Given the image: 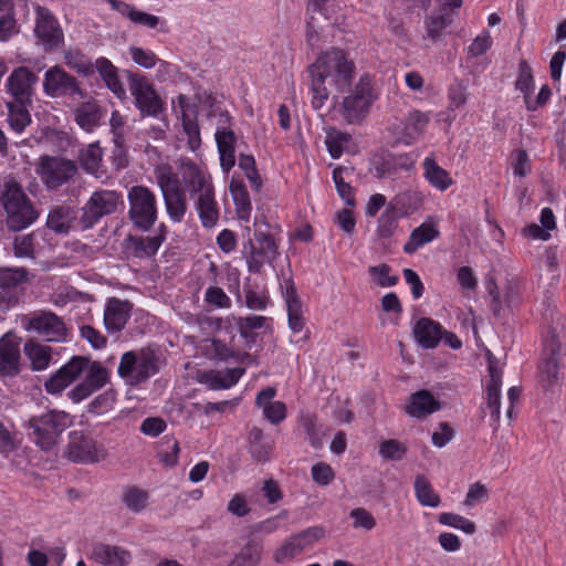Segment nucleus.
<instances>
[{"label": "nucleus", "instance_id": "1", "mask_svg": "<svg viewBox=\"0 0 566 566\" xmlns=\"http://www.w3.org/2000/svg\"><path fill=\"white\" fill-rule=\"evenodd\" d=\"M312 75L311 103L321 109L329 95L346 91L354 78L355 65L339 49L322 52L310 69Z\"/></svg>", "mask_w": 566, "mask_h": 566}, {"label": "nucleus", "instance_id": "2", "mask_svg": "<svg viewBox=\"0 0 566 566\" xmlns=\"http://www.w3.org/2000/svg\"><path fill=\"white\" fill-rule=\"evenodd\" d=\"M85 375L84 380L76 385L69 397L74 402H80L102 388L108 381V371L98 363H92L84 357H73L62 366L44 387L49 394H60L80 376Z\"/></svg>", "mask_w": 566, "mask_h": 566}, {"label": "nucleus", "instance_id": "3", "mask_svg": "<svg viewBox=\"0 0 566 566\" xmlns=\"http://www.w3.org/2000/svg\"><path fill=\"white\" fill-rule=\"evenodd\" d=\"M74 417L63 410H48L39 416L31 417L25 423L29 436L42 450L53 448L61 434L72 427Z\"/></svg>", "mask_w": 566, "mask_h": 566}, {"label": "nucleus", "instance_id": "4", "mask_svg": "<svg viewBox=\"0 0 566 566\" xmlns=\"http://www.w3.org/2000/svg\"><path fill=\"white\" fill-rule=\"evenodd\" d=\"M1 201L7 214V226L13 231H21L38 219V213L31 201L13 180H8L4 184Z\"/></svg>", "mask_w": 566, "mask_h": 566}, {"label": "nucleus", "instance_id": "5", "mask_svg": "<svg viewBox=\"0 0 566 566\" xmlns=\"http://www.w3.org/2000/svg\"><path fill=\"white\" fill-rule=\"evenodd\" d=\"M128 216L135 227L148 231L158 217L156 195L146 186H133L128 189Z\"/></svg>", "mask_w": 566, "mask_h": 566}, {"label": "nucleus", "instance_id": "6", "mask_svg": "<svg viewBox=\"0 0 566 566\" xmlns=\"http://www.w3.org/2000/svg\"><path fill=\"white\" fill-rule=\"evenodd\" d=\"M117 371L126 384L139 385L158 371L157 357L150 349L127 352L122 356Z\"/></svg>", "mask_w": 566, "mask_h": 566}, {"label": "nucleus", "instance_id": "7", "mask_svg": "<svg viewBox=\"0 0 566 566\" xmlns=\"http://www.w3.org/2000/svg\"><path fill=\"white\" fill-rule=\"evenodd\" d=\"M375 99L371 78L363 75L354 91L343 98L339 112L348 124L359 123L366 117Z\"/></svg>", "mask_w": 566, "mask_h": 566}, {"label": "nucleus", "instance_id": "8", "mask_svg": "<svg viewBox=\"0 0 566 566\" xmlns=\"http://www.w3.org/2000/svg\"><path fill=\"white\" fill-rule=\"evenodd\" d=\"M430 120V111L411 109L403 119L392 123L388 132L396 144L411 146L423 136Z\"/></svg>", "mask_w": 566, "mask_h": 566}, {"label": "nucleus", "instance_id": "9", "mask_svg": "<svg viewBox=\"0 0 566 566\" xmlns=\"http://www.w3.org/2000/svg\"><path fill=\"white\" fill-rule=\"evenodd\" d=\"M23 327L45 342L67 340V328L63 319L52 312H34L25 316Z\"/></svg>", "mask_w": 566, "mask_h": 566}, {"label": "nucleus", "instance_id": "10", "mask_svg": "<svg viewBox=\"0 0 566 566\" xmlns=\"http://www.w3.org/2000/svg\"><path fill=\"white\" fill-rule=\"evenodd\" d=\"M129 91L136 108L143 116L157 117L164 111V102L154 85L142 75H129Z\"/></svg>", "mask_w": 566, "mask_h": 566}, {"label": "nucleus", "instance_id": "11", "mask_svg": "<svg viewBox=\"0 0 566 566\" xmlns=\"http://www.w3.org/2000/svg\"><path fill=\"white\" fill-rule=\"evenodd\" d=\"M66 455L70 460L80 463H96L107 457L105 447L83 431L74 430L69 434Z\"/></svg>", "mask_w": 566, "mask_h": 566}, {"label": "nucleus", "instance_id": "12", "mask_svg": "<svg viewBox=\"0 0 566 566\" xmlns=\"http://www.w3.org/2000/svg\"><path fill=\"white\" fill-rule=\"evenodd\" d=\"M75 164L66 158L44 156L40 158L36 172L48 188H57L76 174Z\"/></svg>", "mask_w": 566, "mask_h": 566}, {"label": "nucleus", "instance_id": "13", "mask_svg": "<svg viewBox=\"0 0 566 566\" xmlns=\"http://www.w3.org/2000/svg\"><path fill=\"white\" fill-rule=\"evenodd\" d=\"M243 254L250 272H259L265 263L272 262L277 255V247L270 234L255 233V241L251 239L243 244Z\"/></svg>", "mask_w": 566, "mask_h": 566}, {"label": "nucleus", "instance_id": "14", "mask_svg": "<svg viewBox=\"0 0 566 566\" xmlns=\"http://www.w3.org/2000/svg\"><path fill=\"white\" fill-rule=\"evenodd\" d=\"M119 201L120 195L116 191H95L83 208V216L81 219L82 227L84 229L91 228L103 216L115 212Z\"/></svg>", "mask_w": 566, "mask_h": 566}, {"label": "nucleus", "instance_id": "15", "mask_svg": "<svg viewBox=\"0 0 566 566\" xmlns=\"http://www.w3.org/2000/svg\"><path fill=\"white\" fill-rule=\"evenodd\" d=\"M42 87L43 93L52 98L81 94L76 78L59 65L51 66L45 71Z\"/></svg>", "mask_w": 566, "mask_h": 566}, {"label": "nucleus", "instance_id": "16", "mask_svg": "<svg viewBox=\"0 0 566 566\" xmlns=\"http://www.w3.org/2000/svg\"><path fill=\"white\" fill-rule=\"evenodd\" d=\"M34 34L48 51L59 48L64 40L55 17L50 10L40 6L35 8Z\"/></svg>", "mask_w": 566, "mask_h": 566}, {"label": "nucleus", "instance_id": "17", "mask_svg": "<svg viewBox=\"0 0 566 566\" xmlns=\"http://www.w3.org/2000/svg\"><path fill=\"white\" fill-rule=\"evenodd\" d=\"M182 178L192 200L216 191L212 176L205 167L192 163L185 164Z\"/></svg>", "mask_w": 566, "mask_h": 566}, {"label": "nucleus", "instance_id": "18", "mask_svg": "<svg viewBox=\"0 0 566 566\" xmlns=\"http://www.w3.org/2000/svg\"><path fill=\"white\" fill-rule=\"evenodd\" d=\"M38 76L27 66L14 69L6 81L7 92L18 102L30 101Z\"/></svg>", "mask_w": 566, "mask_h": 566}, {"label": "nucleus", "instance_id": "19", "mask_svg": "<svg viewBox=\"0 0 566 566\" xmlns=\"http://www.w3.org/2000/svg\"><path fill=\"white\" fill-rule=\"evenodd\" d=\"M20 339L12 334L0 338V375L14 376L19 373Z\"/></svg>", "mask_w": 566, "mask_h": 566}, {"label": "nucleus", "instance_id": "20", "mask_svg": "<svg viewBox=\"0 0 566 566\" xmlns=\"http://www.w3.org/2000/svg\"><path fill=\"white\" fill-rule=\"evenodd\" d=\"M440 235L439 219L428 217L419 227L412 230L403 251L408 254L417 252L421 247L436 240Z\"/></svg>", "mask_w": 566, "mask_h": 566}, {"label": "nucleus", "instance_id": "21", "mask_svg": "<svg viewBox=\"0 0 566 566\" xmlns=\"http://www.w3.org/2000/svg\"><path fill=\"white\" fill-rule=\"evenodd\" d=\"M132 305L127 301L116 297L107 300L104 310V324L108 332L116 333L124 328L129 316Z\"/></svg>", "mask_w": 566, "mask_h": 566}, {"label": "nucleus", "instance_id": "22", "mask_svg": "<svg viewBox=\"0 0 566 566\" xmlns=\"http://www.w3.org/2000/svg\"><path fill=\"white\" fill-rule=\"evenodd\" d=\"M439 399L428 390H418L412 394L405 407V411L411 418L422 419L440 410Z\"/></svg>", "mask_w": 566, "mask_h": 566}, {"label": "nucleus", "instance_id": "23", "mask_svg": "<svg viewBox=\"0 0 566 566\" xmlns=\"http://www.w3.org/2000/svg\"><path fill=\"white\" fill-rule=\"evenodd\" d=\"M166 240V226L160 224L158 233L148 237H130L127 249L137 258L153 256Z\"/></svg>", "mask_w": 566, "mask_h": 566}, {"label": "nucleus", "instance_id": "24", "mask_svg": "<svg viewBox=\"0 0 566 566\" xmlns=\"http://www.w3.org/2000/svg\"><path fill=\"white\" fill-rule=\"evenodd\" d=\"M243 370L240 368L220 370H205L197 375V380L200 384L208 386L210 389H228L234 386L241 376Z\"/></svg>", "mask_w": 566, "mask_h": 566}, {"label": "nucleus", "instance_id": "25", "mask_svg": "<svg viewBox=\"0 0 566 566\" xmlns=\"http://www.w3.org/2000/svg\"><path fill=\"white\" fill-rule=\"evenodd\" d=\"M276 390L273 387L262 389L255 399V405L262 409L263 416L272 423H280L286 417V406L282 401H274Z\"/></svg>", "mask_w": 566, "mask_h": 566}, {"label": "nucleus", "instance_id": "26", "mask_svg": "<svg viewBox=\"0 0 566 566\" xmlns=\"http://www.w3.org/2000/svg\"><path fill=\"white\" fill-rule=\"evenodd\" d=\"M96 70L104 81L106 87L119 99L126 98V90L119 77L118 69L106 57H98L93 64V71Z\"/></svg>", "mask_w": 566, "mask_h": 566}, {"label": "nucleus", "instance_id": "27", "mask_svg": "<svg viewBox=\"0 0 566 566\" xmlns=\"http://www.w3.org/2000/svg\"><path fill=\"white\" fill-rule=\"evenodd\" d=\"M283 297L287 310L289 326L294 333H300L305 324L303 306L294 284L290 281L285 282Z\"/></svg>", "mask_w": 566, "mask_h": 566}, {"label": "nucleus", "instance_id": "28", "mask_svg": "<svg viewBox=\"0 0 566 566\" xmlns=\"http://www.w3.org/2000/svg\"><path fill=\"white\" fill-rule=\"evenodd\" d=\"M422 168L423 178L436 190L443 192L453 185L450 172L439 166L433 155L424 157Z\"/></svg>", "mask_w": 566, "mask_h": 566}, {"label": "nucleus", "instance_id": "29", "mask_svg": "<svg viewBox=\"0 0 566 566\" xmlns=\"http://www.w3.org/2000/svg\"><path fill=\"white\" fill-rule=\"evenodd\" d=\"M193 207L203 228L213 229L217 227L220 218V207L216 199V191L196 198Z\"/></svg>", "mask_w": 566, "mask_h": 566}, {"label": "nucleus", "instance_id": "30", "mask_svg": "<svg viewBox=\"0 0 566 566\" xmlns=\"http://www.w3.org/2000/svg\"><path fill=\"white\" fill-rule=\"evenodd\" d=\"M92 558L103 566H126L130 562V553L118 546L98 544L93 548Z\"/></svg>", "mask_w": 566, "mask_h": 566}, {"label": "nucleus", "instance_id": "31", "mask_svg": "<svg viewBox=\"0 0 566 566\" xmlns=\"http://www.w3.org/2000/svg\"><path fill=\"white\" fill-rule=\"evenodd\" d=\"M489 382L486 385V399L488 407L491 410V416L497 421L501 415V384L502 370L496 366L493 360L489 361Z\"/></svg>", "mask_w": 566, "mask_h": 566}, {"label": "nucleus", "instance_id": "32", "mask_svg": "<svg viewBox=\"0 0 566 566\" xmlns=\"http://www.w3.org/2000/svg\"><path fill=\"white\" fill-rule=\"evenodd\" d=\"M216 142L220 156V166L224 172H229L235 165L234 133L228 128H219L216 132Z\"/></svg>", "mask_w": 566, "mask_h": 566}, {"label": "nucleus", "instance_id": "33", "mask_svg": "<svg viewBox=\"0 0 566 566\" xmlns=\"http://www.w3.org/2000/svg\"><path fill=\"white\" fill-rule=\"evenodd\" d=\"M413 334L417 342L424 348H434L442 339V328L439 323L430 318L417 322Z\"/></svg>", "mask_w": 566, "mask_h": 566}, {"label": "nucleus", "instance_id": "34", "mask_svg": "<svg viewBox=\"0 0 566 566\" xmlns=\"http://www.w3.org/2000/svg\"><path fill=\"white\" fill-rule=\"evenodd\" d=\"M229 190L235 207V214L238 219L249 221L252 211V205L243 181L232 178L229 185Z\"/></svg>", "mask_w": 566, "mask_h": 566}, {"label": "nucleus", "instance_id": "35", "mask_svg": "<svg viewBox=\"0 0 566 566\" xmlns=\"http://www.w3.org/2000/svg\"><path fill=\"white\" fill-rule=\"evenodd\" d=\"M262 553V544L251 538L233 555L229 566H258Z\"/></svg>", "mask_w": 566, "mask_h": 566}, {"label": "nucleus", "instance_id": "36", "mask_svg": "<svg viewBox=\"0 0 566 566\" xmlns=\"http://www.w3.org/2000/svg\"><path fill=\"white\" fill-rule=\"evenodd\" d=\"M75 212L69 207H56L48 216V227L56 233L66 234L75 221Z\"/></svg>", "mask_w": 566, "mask_h": 566}, {"label": "nucleus", "instance_id": "37", "mask_svg": "<svg viewBox=\"0 0 566 566\" xmlns=\"http://www.w3.org/2000/svg\"><path fill=\"white\" fill-rule=\"evenodd\" d=\"M7 108V122L10 128L17 134H22L31 124V115L24 105V102H8Z\"/></svg>", "mask_w": 566, "mask_h": 566}, {"label": "nucleus", "instance_id": "38", "mask_svg": "<svg viewBox=\"0 0 566 566\" xmlns=\"http://www.w3.org/2000/svg\"><path fill=\"white\" fill-rule=\"evenodd\" d=\"M103 153L98 144H90L82 149L80 161L82 167L88 172L99 178L104 175L102 164Z\"/></svg>", "mask_w": 566, "mask_h": 566}, {"label": "nucleus", "instance_id": "39", "mask_svg": "<svg viewBox=\"0 0 566 566\" xmlns=\"http://www.w3.org/2000/svg\"><path fill=\"white\" fill-rule=\"evenodd\" d=\"M24 353L34 370H44L51 364L52 349L49 346L35 342H28L24 345Z\"/></svg>", "mask_w": 566, "mask_h": 566}, {"label": "nucleus", "instance_id": "40", "mask_svg": "<svg viewBox=\"0 0 566 566\" xmlns=\"http://www.w3.org/2000/svg\"><path fill=\"white\" fill-rule=\"evenodd\" d=\"M352 144V137L347 133L336 128H331L326 132L325 145L329 155L335 159L349 151Z\"/></svg>", "mask_w": 566, "mask_h": 566}, {"label": "nucleus", "instance_id": "41", "mask_svg": "<svg viewBox=\"0 0 566 566\" xmlns=\"http://www.w3.org/2000/svg\"><path fill=\"white\" fill-rule=\"evenodd\" d=\"M163 197L169 219L175 223L181 222L187 211L185 193L180 189H175L174 192H165Z\"/></svg>", "mask_w": 566, "mask_h": 566}, {"label": "nucleus", "instance_id": "42", "mask_svg": "<svg viewBox=\"0 0 566 566\" xmlns=\"http://www.w3.org/2000/svg\"><path fill=\"white\" fill-rule=\"evenodd\" d=\"M546 350H549V357L542 361L539 368L543 380L551 384L557 378L559 371V359L557 357L560 350L559 342L553 338Z\"/></svg>", "mask_w": 566, "mask_h": 566}, {"label": "nucleus", "instance_id": "43", "mask_svg": "<svg viewBox=\"0 0 566 566\" xmlns=\"http://www.w3.org/2000/svg\"><path fill=\"white\" fill-rule=\"evenodd\" d=\"M415 495L422 506L438 507L441 502L439 494L423 475H418L415 480Z\"/></svg>", "mask_w": 566, "mask_h": 566}, {"label": "nucleus", "instance_id": "44", "mask_svg": "<svg viewBox=\"0 0 566 566\" xmlns=\"http://www.w3.org/2000/svg\"><path fill=\"white\" fill-rule=\"evenodd\" d=\"M101 118L98 107L94 103H84L75 112V122L86 132L96 128Z\"/></svg>", "mask_w": 566, "mask_h": 566}, {"label": "nucleus", "instance_id": "45", "mask_svg": "<svg viewBox=\"0 0 566 566\" xmlns=\"http://www.w3.org/2000/svg\"><path fill=\"white\" fill-rule=\"evenodd\" d=\"M415 166V160L409 154H401L394 156L386 160L381 167L376 166V176L379 178L389 177L392 175L391 169L396 172L398 169L408 171Z\"/></svg>", "mask_w": 566, "mask_h": 566}, {"label": "nucleus", "instance_id": "46", "mask_svg": "<svg viewBox=\"0 0 566 566\" xmlns=\"http://www.w3.org/2000/svg\"><path fill=\"white\" fill-rule=\"evenodd\" d=\"M124 17L129 19L134 24L142 25L148 29L159 28L160 30H163L165 21H163L159 17L138 10L133 6L124 7Z\"/></svg>", "mask_w": 566, "mask_h": 566}, {"label": "nucleus", "instance_id": "47", "mask_svg": "<svg viewBox=\"0 0 566 566\" xmlns=\"http://www.w3.org/2000/svg\"><path fill=\"white\" fill-rule=\"evenodd\" d=\"M178 102L181 108H184V103L186 102V97L184 95L178 96ZM182 113V127L184 132L188 137V147L191 151H196L199 149L201 145L200 130L196 120L191 119L185 112Z\"/></svg>", "mask_w": 566, "mask_h": 566}, {"label": "nucleus", "instance_id": "48", "mask_svg": "<svg viewBox=\"0 0 566 566\" xmlns=\"http://www.w3.org/2000/svg\"><path fill=\"white\" fill-rule=\"evenodd\" d=\"M302 553V546L293 536H290L274 549L272 558L276 564L284 565L292 562Z\"/></svg>", "mask_w": 566, "mask_h": 566}, {"label": "nucleus", "instance_id": "49", "mask_svg": "<svg viewBox=\"0 0 566 566\" xmlns=\"http://www.w3.org/2000/svg\"><path fill=\"white\" fill-rule=\"evenodd\" d=\"M198 352L214 360H227L232 356L231 349L226 344L213 338L203 339L198 346Z\"/></svg>", "mask_w": 566, "mask_h": 566}, {"label": "nucleus", "instance_id": "50", "mask_svg": "<svg viewBox=\"0 0 566 566\" xmlns=\"http://www.w3.org/2000/svg\"><path fill=\"white\" fill-rule=\"evenodd\" d=\"M148 493L136 486L127 488L122 497L125 506L135 513H139L146 509L148 505Z\"/></svg>", "mask_w": 566, "mask_h": 566}, {"label": "nucleus", "instance_id": "51", "mask_svg": "<svg viewBox=\"0 0 566 566\" xmlns=\"http://www.w3.org/2000/svg\"><path fill=\"white\" fill-rule=\"evenodd\" d=\"M449 22L450 21L444 15L430 17L427 19L424 22L426 33L423 34V40L428 42V44L439 42Z\"/></svg>", "mask_w": 566, "mask_h": 566}, {"label": "nucleus", "instance_id": "52", "mask_svg": "<svg viewBox=\"0 0 566 566\" xmlns=\"http://www.w3.org/2000/svg\"><path fill=\"white\" fill-rule=\"evenodd\" d=\"M490 497V490L489 488L481 483V482H474L469 485V489L467 491L465 497L462 502L463 506L465 509H473L476 505L486 503Z\"/></svg>", "mask_w": 566, "mask_h": 566}, {"label": "nucleus", "instance_id": "53", "mask_svg": "<svg viewBox=\"0 0 566 566\" xmlns=\"http://www.w3.org/2000/svg\"><path fill=\"white\" fill-rule=\"evenodd\" d=\"M438 521L442 525L460 530L469 535L475 533L476 531L474 522L455 513H441Z\"/></svg>", "mask_w": 566, "mask_h": 566}, {"label": "nucleus", "instance_id": "54", "mask_svg": "<svg viewBox=\"0 0 566 566\" xmlns=\"http://www.w3.org/2000/svg\"><path fill=\"white\" fill-rule=\"evenodd\" d=\"M407 453V446L396 439L385 440L379 444V454L385 460L400 461Z\"/></svg>", "mask_w": 566, "mask_h": 566}, {"label": "nucleus", "instance_id": "55", "mask_svg": "<svg viewBox=\"0 0 566 566\" xmlns=\"http://www.w3.org/2000/svg\"><path fill=\"white\" fill-rule=\"evenodd\" d=\"M155 177L163 195L180 189L178 180L169 166H158L155 169Z\"/></svg>", "mask_w": 566, "mask_h": 566}, {"label": "nucleus", "instance_id": "56", "mask_svg": "<svg viewBox=\"0 0 566 566\" xmlns=\"http://www.w3.org/2000/svg\"><path fill=\"white\" fill-rule=\"evenodd\" d=\"M64 60H65V64L69 67L77 71L78 73H82L84 75H90L93 73V64L80 51H76V50L66 51L64 53Z\"/></svg>", "mask_w": 566, "mask_h": 566}, {"label": "nucleus", "instance_id": "57", "mask_svg": "<svg viewBox=\"0 0 566 566\" xmlns=\"http://www.w3.org/2000/svg\"><path fill=\"white\" fill-rule=\"evenodd\" d=\"M239 168L244 172L251 186L259 190L262 186V179L255 167V159L252 155H240Z\"/></svg>", "mask_w": 566, "mask_h": 566}, {"label": "nucleus", "instance_id": "58", "mask_svg": "<svg viewBox=\"0 0 566 566\" xmlns=\"http://www.w3.org/2000/svg\"><path fill=\"white\" fill-rule=\"evenodd\" d=\"M249 439L251 442V452L253 457H255L259 461L268 460L271 452V444L268 442L262 443L263 432L258 428H253L250 431Z\"/></svg>", "mask_w": 566, "mask_h": 566}, {"label": "nucleus", "instance_id": "59", "mask_svg": "<svg viewBox=\"0 0 566 566\" xmlns=\"http://www.w3.org/2000/svg\"><path fill=\"white\" fill-rule=\"evenodd\" d=\"M349 517L353 521V527L356 530L368 532L374 530L377 525L375 516L364 507L353 509L349 512Z\"/></svg>", "mask_w": 566, "mask_h": 566}, {"label": "nucleus", "instance_id": "60", "mask_svg": "<svg viewBox=\"0 0 566 566\" xmlns=\"http://www.w3.org/2000/svg\"><path fill=\"white\" fill-rule=\"evenodd\" d=\"M27 281V271L23 268L0 269V287L11 289Z\"/></svg>", "mask_w": 566, "mask_h": 566}, {"label": "nucleus", "instance_id": "61", "mask_svg": "<svg viewBox=\"0 0 566 566\" xmlns=\"http://www.w3.org/2000/svg\"><path fill=\"white\" fill-rule=\"evenodd\" d=\"M128 51L132 60L143 69H153L158 62L157 55L148 49L133 45Z\"/></svg>", "mask_w": 566, "mask_h": 566}, {"label": "nucleus", "instance_id": "62", "mask_svg": "<svg viewBox=\"0 0 566 566\" xmlns=\"http://www.w3.org/2000/svg\"><path fill=\"white\" fill-rule=\"evenodd\" d=\"M516 88L523 93L524 102L526 101V96H530L534 92V77L532 74V69L526 62H522L520 64Z\"/></svg>", "mask_w": 566, "mask_h": 566}, {"label": "nucleus", "instance_id": "63", "mask_svg": "<svg viewBox=\"0 0 566 566\" xmlns=\"http://www.w3.org/2000/svg\"><path fill=\"white\" fill-rule=\"evenodd\" d=\"M371 279L381 287L394 286L398 277L390 274V268L387 264L370 266L368 270Z\"/></svg>", "mask_w": 566, "mask_h": 566}, {"label": "nucleus", "instance_id": "64", "mask_svg": "<svg viewBox=\"0 0 566 566\" xmlns=\"http://www.w3.org/2000/svg\"><path fill=\"white\" fill-rule=\"evenodd\" d=\"M311 475L315 483L322 486L331 484L335 479L333 468L325 462H317L311 469Z\"/></svg>", "mask_w": 566, "mask_h": 566}]
</instances>
